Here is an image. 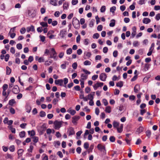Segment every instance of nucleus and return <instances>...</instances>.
<instances>
[{"mask_svg": "<svg viewBox=\"0 0 160 160\" xmlns=\"http://www.w3.org/2000/svg\"><path fill=\"white\" fill-rule=\"evenodd\" d=\"M72 24L74 28L76 29H78L80 27V22L76 18L73 19Z\"/></svg>", "mask_w": 160, "mask_h": 160, "instance_id": "1", "label": "nucleus"}, {"mask_svg": "<svg viewBox=\"0 0 160 160\" xmlns=\"http://www.w3.org/2000/svg\"><path fill=\"white\" fill-rule=\"evenodd\" d=\"M46 129L45 125L43 124L41 126H39L37 128L38 131L40 135L43 134L45 132Z\"/></svg>", "mask_w": 160, "mask_h": 160, "instance_id": "2", "label": "nucleus"}, {"mask_svg": "<svg viewBox=\"0 0 160 160\" xmlns=\"http://www.w3.org/2000/svg\"><path fill=\"white\" fill-rule=\"evenodd\" d=\"M97 148L98 150L102 152L104 154H106V150L104 146L102 145L101 144H99L98 145Z\"/></svg>", "mask_w": 160, "mask_h": 160, "instance_id": "3", "label": "nucleus"}, {"mask_svg": "<svg viewBox=\"0 0 160 160\" xmlns=\"http://www.w3.org/2000/svg\"><path fill=\"white\" fill-rule=\"evenodd\" d=\"M62 123V121H58L56 120L54 122V124L55 125L54 128L55 129H59L61 127Z\"/></svg>", "mask_w": 160, "mask_h": 160, "instance_id": "4", "label": "nucleus"}, {"mask_svg": "<svg viewBox=\"0 0 160 160\" xmlns=\"http://www.w3.org/2000/svg\"><path fill=\"white\" fill-rule=\"evenodd\" d=\"M51 50L52 51V54L53 55V56L50 55V58H53L55 60H57V57L56 56V54H57L56 52L55 51V49L52 48L51 49Z\"/></svg>", "mask_w": 160, "mask_h": 160, "instance_id": "5", "label": "nucleus"}, {"mask_svg": "<svg viewBox=\"0 0 160 160\" xmlns=\"http://www.w3.org/2000/svg\"><path fill=\"white\" fill-rule=\"evenodd\" d=\"M80 117L79 116H75L72 118V122L74 125L77 124V121L80 119Z\"/></svg>", "mask_w": 160, "mask_h": 160, "instance_id": "6", "label": "nucleus"}, {"mask_svg": "<svg viewBox=\"0 0 160 160\" xmlns=\"http://www.w3.org/2000/svg\"><path fill=\"white\" fill-rule=\"evenodd\" d=\"M103 83L102 82H97L93 86V87L95 90H96L99 87H101L103 85Z\"/></svg>", "mask_w": 160, "mask_h": 160, "instance_id": "7", "label": "nucleus"}, {"mask_svg": "<svg viewBox=\"0 0 160 160\" xmlns=\"http://www.w3.org/2000/svg\"><path fill=\"white\" fill-rule=\"evenodd\" d=\"M12 92L16 94H18L20 92L19 88L18 85H15L12 89Z\"/></svg>", "mask_w": 160, "mask_h": 160, "instance_id": "8", "label": "nucleus"}, {"mask_svg": "<svg viewBox=\"0 0 160 160\" xmlns=\"http://www.w3.org/2000/svg\"><path fill=\"white\" fill-rule=\"evenodd\" d=\"M107 77V75L104 73H101L99 76L100 79L103 81H105Z\"/></svg>", "mask_w": 160, "mask_h": 160, "instance_id": "9", "label": "nucleus"}, {"mask_svg": "<svg viewBox=\"0 0 160 160\" xmlns=\"http://www.w3.org/2000/svg\"><path fill=\"white\" fill-rule=\"evenodd\" d=\"M63 80L62 79L55 80L54 82L56 85H59L61 86H63Z\"/></svg>", "mask_w": 160, "mask_h": 160, "instance_id": "10", "label": "nucleus"}, {"mask_svg": "<svg viewBox=\"0 0 160 160\" xmlns=\"http://www.w3.org/2000/svg\"><path fill=\"white\" fill-rule=\"evenodd\" d=\"M25 109L26 112L28 113L30 112L32 108L31 106L29 103H27L25 105Z\"/></svg>", "mask_w": 160, "mask_h": 160, "instance_id": "11", "label": "nucleus"}, {"mask_svg": "<svg viewBox=\"0 0 160 160\" xmlns=\"http://www.w3.org/2000/svg\"><path fill=\"white\" fill-rule=\"evenodd\" d=\"M68 131L69 132V136L75 134L74 128L72 127H70L68 129Z\"/></svg>", "mask_w": 160, "mask_h": 160, "instance_id": "12", "label": "nucleus"}, {"mask_svg": "<svg viewBox=\"0 0 160 160\" xmlns=\"http://www.w3.org/2000/svg\"><path fill=\"white\" fill-rule=\"evenodd\" d=\"M151 21L150 19L148 18H144L142 20V22L143 23L147 24L151 22Z\"/></svg>", "mask_w": 160, "mask_h": 160, "instance_id": "13", "label": "nucleus"}, {"mask_svg": "<svg viewBox=\"0 0 160 160\" xmlns=\"http://www.w3.org/2000/svg\"><path fill=\"white\" fill-rule=\"evenodd\" d=\"M30 31L32 32L35 31V29L34 26L33 25H31L30 27H28L27 28V31L29 32Z\"/></svg>", "mask_w": 160, "mask_h": 160, "instance_id": "14", "label": "nucleus"}, {"mask_svg": "<svg viewBox=\"0 0 160 160\" xmlns=\"http://www.w3.org/2000/svg\"><path fill=\"white\" fill-rule=\"evenodd\" d=\"M58 0H50V4L54 6H57L58 4Z\"/></svg>", "mask_w": 160, "mask_h": 160, "instance_id": "15", "label": "nucleus"}, {"mask_svg": "<svg viewBox=\"0 0 160 160\" xmlns=\"http://www.w3.org/2000/svg\"><path fill=\"white\" fill-rule=\"evenodd\" d=\"M24 150L22 149H19L18 151V158H19L21 157L22 156V153L23 152Z\"/></svg>", "mask_w": 160, "mask_h": 160, "instance_id": "16", "label": "nucleus"}, {"mask_svg": "<svg viewBox=\"0 0 160 160\" xmlns=\"http://www.w3.org/2000/svg\"><path fill=\"white\" fill-rule=\"evenodd\" d=\"M69 7V4L67 2H65L64 3L63 5V8L64 9L67 10Z\"/></svg>", "mask_w": 160, "mask_h": 160, "instance_id": "17", "label": "nucleus"}, {"mask_svg": "<svg viewBox=\"0 0 160 160\" xmlns=\"http://www.w3.org/2000/svg\"><path fill=\"white\" fill-rule=\"evenodd\" d=\"M144 128L143 127L140 126L137 130L136 132L138 133V134L140 133L141 132L143 131Z\"/></svg>", "mask_w": 160, "mask_h": 160, "instance_id": "18", "label": "nucleus"}, {"mask_svg": "<svg viewBox=\"0 0 160 160\" xmlns=\"http://www.w3.org/2000/svg\"><path fill=\"white\" fill-rule=\"evenodd\" d=\"M115 20L114 19H112L111 21V22L109 23V26L110 27H113L115 26Z\"/></svg>", "mask_w": 160, "mask_h": 160, "instance_id": "19", "label": "nucleus"}, {"mask_svg": "<svg viewBox=\"0 0 160 160\" xmlns=\"http://www.w3.org/2000/svg\"><path fill=\"white\" fill-rule=\"evenodd\" d=\"M11 68L8 66H7L6 67V74L7 75H9L11 73Z\"/></svg>", "mask_w": 160, "mask_h": 160, "instance_id": "20", "label": "nucleus"}, {"mask_svg": "<svg viewBox=\"0 0 160 160\" xmlns=\"http://www.w3.org/2000/svg\"><path fill=\"white\" fill-rule=\"evenodd\" d=\"M111 107L110 106H107L105 108V111L106 112L110 113L111 112Z\"/></svg>", "mask_w": 160, "mask_h": 160, "instance_id": "21", "label": "nucleus"}, {"mask_svg": "<svg viewBox=\"0 0 160 160\" xmlns=\"http://www.w3.org/2000/svg\"><path fill=\"white\" fill-rule=\"evenodd\" d=\"M28 134L30 135L31 136H33L35 134V132L34 130H32L31 131H28Z\"/></svg>", "mask_w": 160, "mask_h": 160, "instance_id": "22", "label": "nucleus"}, {"mask_svg": "<svg viewBox=\"0 0 160 160\" xmlns=\"http://www.w3.org/2000/svg\"><path fill=\"white\" fill-rule=\"evenodd\" d=\"M15 103V102L14 99H12L10 100L8 102V104L11 106H13Z\"/></svg>", "mask_w": 160, "mask_h": 160, "instance_id": "23", "label": "nucleus"}, {"mask_svg": "<svg viewBox=\"0 0 160 160\" xmlns=\"http://www.w3.org/2000/svg\"><path fill=\"white\" fill-rule=\"evenodd\" d=\"M123 86V82L122 81H120L116 83V86L117 87L121 88Z\"/></svg>", "mask_w": 160, "mask_h": 160, "instance_id": "24", "label": "nucleus"}, {"mask_svg": "<svg viewBox=\"0 0 160 160\" xmlns=\"http://www.w3.org/2000/svg\"><path fill=\"white\" fill-rule=\"evenodd\" d=\"M66 32V31L63 30H62L60 31V35H61L62 38H63L64 37V36L65 35Z\"/></svg>", "mask_w": 160, "mask_h": 160, "instance_id": "25", "label": "nucleus"}, {"mask_svg": "<svg viewBox=\"0 0 160 160\" xmlns=\"http://www.w3.org/2000/svg\"><path fill=\"white\" fill-rule=\"evenodd\" d=\"M25 135V132L24 131L20 132L19 134L20 137L21 138H23Z\"/></svg>", "mask_w": 160, "mask_h": 160, "instance_id": "26", "label": "nucleus"}, {"mask_svg": "<svg viewBox=\"0 0 160 160\" xmlns=\"http://www.w3.org/2000/svg\"><path fill=\"white\" fill-rule=\"evenodd\" d=\"M40 25L43 27H48V24L46 22H41L40 23Z\"/></svg>", "mask_w": 160, "mask_h": 160, "instance_id": "27", "label": "nucleus"}, {"mask_svg": "<svg viewBox=\"0 0 160 160\" xmlns=\"http://www.w3.org/2000/svg\"><path fill=\"white\" fill-rule=\"evenodd\" d=\"M71 115H74L76 113V112L74 110H70L68 111Z\"/></svg>", "mask_w": 160, "mask_h": 160, "instance_id": "28", "label": "nucleus"}, {"mask_svg": "<svg viewBox=\"0 0 160 160\" xmlns=\"http://www.w3.org/2000/svg\"><path fill=\"white\" fill-rule=\"evenodd\" d=\"M64 82V85H63V86L65 88H66V84L68 83V79L67 78H65L63 80Z\"/></svg>", "mask_w": 160, "mask_h": 160, "instance_id": "29", "label": "nucleus"}, {"mask_svg": "<svg viewBox=\"0 0 160 160\" xmlns=\"http://www.w3.org/2000/svg\"><path fill=\"white\" fill-rule=\"evenodd\" d=\"M119 123L117 122L114 121L113 123V125L114 128H117L119 126Z\"/></svg>", "mask_w": 160, "mask_h": 160, "instance_id": "30", "label": "nucleus"}, {"mask_svg": "<svg viewBox=\"0 0 160 160\" xmlns=\"http://www.w3.org/2000/svg\"><path fill=\"white\" fill-rule=\"evenodd\" d=\"M136 4V3L135 2H133L132 4L130 5L129 7V8L130 9L132 10H133L135 8V5Z\"/></svg>", "mask_w": 160, "mask_h": 160, "instance_id": "31", "label": "nucleus"}, {"mask_svg": "<svg viewBox=\"0 0 160 160\" xmlns=\"http://www.w3.org/2000/svg\"><path fill=\"white\" fill-rule=\"evenodd\" d=\"M40 116L41 117H44L46 115L45 112L43 111H41L39 114Z\"/></svg>", "mask_w": 160, "mask_h": 160, "instance_id": "32", "label": "nucleus"}, {"mask_svg": "<svg viewBox=\"0 0 160 160\" xmlns=\"http://www.w3.org/2000/svg\"><path fill=\"white\" fill-rule=\"evenodd\" d=\"M99 36H100V35H99V34L97 33H95L92 36V38H93L98 39V38H99Z\"/></svg>", "mask_w": 160, "mask_h": 160, "instance_id": "33", "label": "nucleus"}, {"mask_svg": "<svg viewBox=\"0 0 160 160\" xmlns=\"http://www.w3.org/2000/svg\"><path fill=\"white\" fill-rule=\"evenodd\" d=\"M116 7L115 6H113L110 8V11L111 12L114 13V11L116 10Z\"/></svg>", "mask_w": 160, "mask_h": 160, "instance_id": "34", "label": "nucleus"}, {"mask_svg": "<svg viewBox=\"0 0 160 160\" xmlns=\"http://www.w3.org/2000/svg\"><path fill=\"white\" fill-rule=\"evenodd\" d=\"M91 88L88 87H87L85 89V92L87 93H89L91 91Z\"/></svg>", "mask_w": 160, "mask_h": 160, "instance_id": "35", "label": "nucleus"}, {"mask_svg": "<svg viewBox=\"0 0 160 160\" xmlns=\"http://www.w3.org/2000/svg\"><path fill=\"white\" fill-rule=\"evenodd\" d=\"M83 64L84 65H90L91 64V62L89 61L86 60L84 62Z\"/></svg>", "mask_w": 160, "mask_h": 160, "instance_id": "36", "label": "nucleus"}, {"mask_svg": "<svg viewBox=\"0 0 160 160\" xmlns=\"http://www.w3.org/2000/svg\"><path fill=\"white\" fill-rule=\"evenodd\" d=\"M106 10V6H102L101 8L100 12H104Z\"/></svg>", "mask_w": 160, "mask_h": 160, "instance_id": "37", "label": "nucleus"}, {"mask_svg": "<svg viewBox=\"0 0 160 160\" xmlns=\"http://www.w3.org/2000/svg\"><path fill=\"white\" fill-rule=\"evenodd\" d=\"M33 141L35 143H36L38 141V138L37 137H33Z\"/></svg>", "mask_w": 160, "mask_h": 160, "instance_id": "38", "label": "nucleus"}, {"mask_svg": "<svg viewBox=\"0 0 160 160\" xmlns=\"http://www.w3.org/2000/svg\"><path fill=\"white\" fill-rule=\"evenodd\" d=\"M6 158H10L11 159H13V157L11 154L8 153L6 156Z\"/></svg>", "mask_w": 160, "mask_h": 160, "instance_id": "39", "label": "nucleus"}, {"mask_svg": "<svg viewBox=\"0 0 160 160\" xmlns=\"http://www.w3.org/2000/svg\"><path fill=\"white\" fill-rule=\"evenodd\" d=\"M147 136L149 138L151 135V132L150 130H148L146 132Z\"/></svg>", "mask_w": 160, "mask_h": 160, "instance_id": "40", "label": "nucleus"}, {"mask_svg": "<svg viewBox=\"0 0 160 160\" xmlns=\"http://www.w3.org/2000/svg\"><path fill=\"white\" fill-rule=\"evenodd\" d=\"M94 21H95V20L94 19H92L91 20V21H90L89 24V26L90 27H92L93 26L94 22Z\"/></svg>", "mask_w": 160, "mask_h": 160, "instance_id": "41", "label": "nucleus"}, {"mask_svg": "<svg viewBox=\"0 0 160 160\" xmlns=\"http://www.w3.org/2000/svg\"><path fill=\"white\" fill-rule=\"evenodd\" d=\"M139 85H138V84H137L136 85H135L134 87V92H135V93H137L138 91V87H139Z\"/></svg>", "mask_w": 160, "mask_h": 160, "instance_id": "42", "label": "nucleus"}, {"mask_svg": "<svg viewBox=\"0 0 160 160\" xmlns=\"http://www.w3.org/2000/svg\"><path fill=\"white\" fill-rule=\"evenodd\" d=\"M72 52V49L71 48L68 49L67 50V54H70Z\"/></svg>", "mask_w": 160, "mask_h": 160, "instance_id": "43", "label": "nucleus"}, {"mask_svg": "<svg viewBox=\"0 0 160 160\" xmlns=\"http://www.w3.org/2000/svg\"><path fill=\"white\" fill-rule=\"evenodd\" d=\"M109 140L111 142H113L115 140V138L114 137L111 136L109 138Z\"/></svg>", "mask_w": 160, "mask_h": 160, "instance_id": "44", "label": "nucleus"}, {"mask_svg": "<svg viewBox=\"0 0 160 160\" xmlns=\"http://www.w3.org/2000/svg\"><path fill=\"white\" fill-rule=\"evenodd\" d=\"M2 89L3 91H6L8 88V85L7 84H5L2 86Z\"/></svg>", "mask_w": 160, "mask_h": 160, "instance_id": "45", "label": "nucleus"}, {"mask_svg": "<svg viewBox=\"0 0 160 160\" xmlns=\"http://www.w3.org/2000/svg\"><path fill=\"white\" fill-rule=\"evenodd\" d=\"M10 130L11 131V132L13 133H15L16 132V130L15 128H13L12 126H10L9 127Z\"/></svg>", "mask_w": 160, "mask_h": 160, "instance_id": "46", "label": "nucleus"}, {"mask_svg": "<svg viewBox=\"0 0 160 160\" xmlns=\"http://www.w3.org/2000/svg\"><path fill=\"white\" fill-rule=\"evenodd\" d=\"M89 144L88 142H85L84 144V147L85 149H87L89 147Z\"/></svg>", "mask_w": 160, "mask_h": 160, "instance_id": "47", "label": "nucleus"}, {"mask_svg": "<svg viewBox=\"0 0 160 160\" xmlns=\"http://www.w3.org/2000/svg\"><path fill=\"white\" fill-rule=\"evenodd\" d=\"M10 112L11 114H13L15 113V110L13 108L11 107L10 108Z\"/></svg>", "mask_w": 160, "mask_h": 160, "instance_id": "48", "label": "nucleus"}, {"mask_svg": "<svg viewBox=\"0 0 160 160\" xmlns=\"http://www.w3.org/2000/svg\"><path fill=\"white\" fill-rule=\"evenodd\" d=\"M9 149L10 151L13 152L15 150V147L14 145H12L9 147Z\"/></svg>", "mask_w": 160, "mask_h": 160, "instance_id": "49", "label": "nucleus"}, {"mask_svg": "<svg viewBox=\"0 0 160 160\" xmlns=\"http://www.w3.org/2000/svg\"><path fill=\"white\" fill-rule=\"evenodd\" d=\"M16 47L19 50L22 49V46L21 43H18L17 44Z\"/></svg>", "mask_w": 160, "mask_h": 160, "instance_id": "50", "label": "nucleus"}, {"mask_svg": "<svg viewBox=\"0 0 160 160\" xmlns=\"http://www.w3.org/2000/svg\"><path fill=\"white\" fill-rule=\"evenodd\" d=\"M72 67L74 69H76L77 67V62H75L73 63L72 65Z\"/></svg>", "mask_w": 160, "mask_h": 160, "instance_id": "51", "label": "nucleus"}, {"mask_svg": "<svg viewBox=\"0 0 160 160\" xmlns=\"http://www.w3.org/2000/svg\"><path fill=\"white\" fill-rule=\"evenodd\" d=\"M78 2V0H72V5H76Z\"/></svg>", "mask_w": 160, "mask_h": 160, "instance_id": "52", "label": "nucleus"}, {"mask_svg": "<svg viewBox=\"0 0 160 160\" xmlns=\"http://www.w3.org/2000/svg\"><path fill=\"white\" fill-rule=\"evenodd\" d=\"M81 77L82 80H86L87 78V76L85 75L84 74H82L81 75Z\"/></svg>", "mask_w": 160, "mask_h": 160, "instance_id": "53", "label": "nucleus"}, {"mask_svg": "<svg viewBox=\"0 0 160 160\" xmlns=\"http://www.w3.org/2000/svg\"><path fill=\"white\" fill-rule=\"evenodd\" d=\"M50 34V32H49L47 33V36H48L49 38L50 39H52L54 38L55 36L54 35L51 34L50 36H49V35Z\"/></svg>", "mask_w": 160, "mask_h": 160, "instance_id": "54", "label": "nucleus"}, {"mask_svg": "<svg viewBox=\"0 0 160 160\" xmlns=\"http://www.w3.org/2000/svg\"><path fill=\"white\" fill-rule=\"evenodd\" d=\"M9 55L8 54H7L6 55L5 58V60L6 62H7L9 58Z\"/></svg>", "mask_w": 160, "mask_h": 160, "instance_id": "55", "label": "nucleus"}, {"mask_svg": "<svg viewBox=\"0 0 160 160\" xmlns=\"http://www.w3.org/2000/svg\"><path fill=\"white\" fill-rule=\"evenodd\" d=\"M80 39V36L79 34L76 38V42L77 43H79Z\"/></svg>", "mask_w": 160, "mask_h": 160, "instance_id": "56", "label": "nucleus"}, {"mask_svg": "<svg viewBox=\"0 0 160 160\" xmlns=\"http://www.w3.org/2000/svg\"><path fill=\"white\" fill-rule=\"evenodd\" d=\"M26 31V29L24 28H22L20 30L21 33L22 34H24Z\"/></svg>", "mask_w": 160, "mask_h": 160, "instance_id": "57", "label": "nucleus"}, {"mask_svg": "<svg viewBox=\"0 0 160 160\" xmlns=\"http://www.w3.org/2000/svg\"><path fill=\"white\" fill-rule=\"evenodd\" d=\"M102 28L103 27L102 25H99L98 26L97 28V29L98 31H101L102 30Z\"/></svg>", "mask_w": 160, "mask_h": 160, "instance_id": "58", "label": "nucleus"}, {"mask_svg": "<svg viewBox=\"0 0 160 160\" xmlns=\"http://www.w3.org/2000/svg\"><path fill=\"white\" fill-rule=\"evenodd\" d=\"M113 57H114L115 58L117 57L118 55V51L117 50L114 51L113 52Z\"/></svg>", "mask_w": 160, "mask_h": 160, "instance_id": "59", "label": "nucleus"}, {"mask_svg": "<svg viewBox=\"0 0 160 160\" xmlns=\"http://www.w3.org/2000/svg\"><path fill=\"white\" fill-rule=\"evenodd\" d=\"M57 154L59 156L60 158H62L63 157V154L61 151H58L57 152Z\"/></svg>", "mask_w": 160, "mask_h": 160, "instance_id": "60", "label": "nucleus"}, {"mask_svg": "<svg viewBox=\"0 0 160 160\" xmlns=\"http://www.w3.org/2000/svg\"><path fill=\"white\" fill-rule=\"evenodd\" d=\"M155 19L157 21H158L160 19V13H159L156 15Z\"/></svg>", "mask_w": 160, "mask_h": 160, "instance_id": "61", "label": "nucleus"}, {"mask_svg": "<svg viewBox=\"0 0 160 160\" xmlns=\"http://www.w3.org/2000/svg\"><path fill=\"white\" fill-rule=\"evenodd\" d=\"M39 37L40 38L42 42H43L45 40V36H42L41 35H40L39 36Z\"/></svg>", "mask_w": 160, "mask_h": 160, "instance_id": "62", "label": "nucleus"}, {"mask_svg": "<svg viewBox=\"0 0 160 160\" xmlns=\"http://www.w3.org/2000/svg\"><path fill=\"white\" fill-rule=\"evenodd\" d=\"M33 87L32 86H29V87L26 88L25 90L31 91L32 90Z\"/></svg>", "mask_w": 160, "mask_h": 160, "instance_id": "63", "label": "nucleus"}, {"mask_svg": "<svg viewBox=\"0 0 160 160\" xmlns=\"http://www.w3.org/2000/svg\"><path fill=\"white\" fill-rule=\"evenodd\" d=\"M105 106H106L108 105V103L107 100L106 99H103L102 100Z\"/></svg>", "mask_w": 160, "mask_h": 160, "instance_id": "64", "label": "nucleus"}]
</instances>
